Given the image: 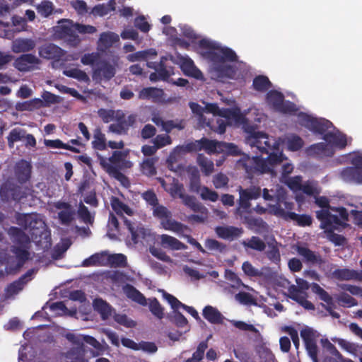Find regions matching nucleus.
I'll use <instances>...</instances> for the list:
<instances>
[{
    "instance_id": "5",
    "label": "nucleus",
    "mask_w": 362,
    "mask_h": 362,
    "mask_svg": "<svg viewBox=\"0 0 362 362\" xmlns=\"http://www.w3.org/2000/svg\"><path fill=\"white\" fill-rule=\"evenodd\" d=\"M316 218L320 221V228L323 229L329 241L335 245H343L346 238L334 233L335 230L345 228L347 224L341 221L337 215H334L328 210H318L315 212Z\"/></svg>"
},
{
    "instance_id": "9",
    "label": "nucleus",
    "mask_w": 362,
    "mask_h": 362,
    "mask_svg": "<svg viewBox=\"0 0 362 362\" xmlns=\"http://www.w3.org/2000/svg\"><path fill=\"white\" fill-rule=\"evenodd\" d=\"M239 199L238 200V207L236 214L242 215L243 213L249 212L251 206V200L257 199L261 197L262 189L259 186L250 185L247 188L238 187Z\"/></svg>"
},
{
    "instance_id": "29",
    "label": "nucleus",
    "mask_w": 362,
    "mask_h": 362,
    "mask_svg": "<svg viewBox=\"0 0 362 362\" xmlns=\"http://www.w3.org/2000/svg\"><path fill=\"white\" fill-rule=\"evenodd\" d=\"M122 290L125 296L131 300L142 306H146L147 305V300L144 295L132 284H125L123 286Z\"/></svg>"
},
{
    "instance_id": "20",
    "label": "nucleus",
    "mask_w": 362,
    "mask_h": 362,
    "mask_svg": "<svg viewBox=\"0 0 362 362\" xmlns=\"http://www.w3.org/2000/svg\"><path fill=\"white\" fill-rule=\"evenodd\" d=\"M296 252L307 264L321 265L325 262L318 252L311 250L307 246L297 245Z\"/></svg>"
},
{
    "instance_id": "14",
    "label": "nucleus",
    "mask_w": 362,
    "mask_h": 362,
    "mask_svg": "<svg viewBox=\"0 0 362 362\" xmlns=\"http://www.w3.org/2000/svg\"><path fill=\"white\" fill-rule=\"evenodd\" d=\"M0 197L3 201L6 202L10 199L20 201L25 197V193L22 191L21 186L8 179L0 187Z\"/></svg>"
},
{
    "instance_id": "24",
    "label": "nucleus",
    "mask_w": 362,
    "mask_h": 362,
    "mask_svg": "<svg viewBox=\"0 0 362 362\" xmlns=\"http://www.w3.org/2000/svg\"><path fill=\"white\" fill-rule=\"evenodd\" d=\"M164 91L163 89L156 87H147L142 88L138 95L139 100H151L153 103H160L163 100Z\"/></svg>"
},
{
    "instance_id": "18",
    "label": "nucleus",
    "mask_w": 362,
    "mask_h": 362,
    "mask_svg": "<svg viewBox=\"0 0 362 362\" xmlns=\"http://www.w3.org/2000/svg\"><path fill=\"white\" fill-rule=\"evenodd\" d=\"M40 62V59L34 54H23L15 60L14 64L18 71L26 72L37 69Z\"/></svg>"
},
{
    "instance_id": "7",
    "label": "nucleus",
    "mask_w": 362,
    "mask_h": 362,
    "mask_svg": "<svg viewBox=\"0 0 362 362\" xmlns=\"http://www.w3.org/2000/svg\"><path fill=\"white\" fill-rule=\"evenodd\" d=\"M17 222L18 225L29 230L32 239L35 241H40L42 236L46 235V224L37 214H19Z\"/></svg>"
},
{
    "instance_id": "37",
    "label": "nucleus",
    "mask_w": 362,
    "mask_h": 362,
    "mask_svg": "<svg viewBox=\"0 0 362 362\" xmlns=\"http://www.w3.org/2000/svg\"><path fill=\"white\" fill-rule=\"evenodd\" d=\"M334 276L340 281L362 280V274L356 270L349 269H337L333 272Z\"/></svg>"
},
{
    "instance_id": "53",
    "label": "nucleus",
    "mask_w": 362,
    "mask_h": 362,
    "mask_svg": "<svg viewBox=\"0 0 362 362\" xmlns=\"http://www.w3.org/2000/svg\"><path fill=\"white\" fill-rule=\"evenodd\" d=\"M171 321L179 328H185L184 332L189 330L187 318L177 310H174Z\"/></svg>"
},
{
    "instance_id": "45",
    "label": "nucleus",
    "mask_w": 362,
    "mask_h": 362,
    "mask_svg": "<svg viewBox=\"0 0 362 362\" xmlns=\"http://www.w3.org/2000/svg\"><path fill=\"white\" fill-rule=\"evenodd\" d=\"M43 105V100L40 98L18 103L16 105V109L18 111H32L41 107Z\"/></svg>"
},
{
    "instance_id": "49",
    "label": "nucleus",
    "mask_w": 362,
    "mask_h": 362,
    "mask_svg": "<svg viewBox=\"0 0 362 362\" xmlns=\"http://www.w3.org/2000/svg\"><path fill=\"white\" fill-rule=\"evenodd\" d=\"M107 265L114 267H124L127 264V257L123 254H107Z\"/></svg>"
},
{
    "instance_id": "46",
    "label": "nucleus",
    "mask_w": 362,
    "mask_h": 362,
    "mask_svg": "<svg viewBox=\"0 0 362 362\" xmlns=\"http://www.w3.org/2000/svg\"><path fill=\"white\" fill-rule=\"evenodd\" d=\"M252 86L257 91L264 93L272 87V83L267 76L259 75L253 79Z\"/></svg>"
},
{
    "instance_id": "55",
    "label": "nucleus",
    "mask_w": 362,
    "mask_h": 362,
    "mask_svg": "<svg viewBox=\"0 0 362 362\" xmlns=\"http://www.w3.org/2000/svg\"><path fill=\"white\" fill-rule=\"evenodd\" d=\"M141 169L142 173L147 176L155 175L157 173L155 167V159L154 158H146L145 159L141 165Z\"/></svg>"
},
{
    "instance_id": "17",
    "label": "nucleus",
    "mask_w": 362,
    "mask_h": 362,
    "mask_svg": "<svg viewBox=\"0 0 362 362\" xmlns=\"http://www.w3.org/2000/svg\"><path fill=\"white\" fill-rule=\"evenodd\" d=\"M136 121V115L132 114L125 118L124 115L122 113V116H118L117 122L111 124L108 129L112 133L119 135H126L131 127H132Z\"/></svg>"
},
{
    "instance_id": "41",
    "label": "nucleus",
    "mask_w": 362,
    "mask_h": 362,
    "mask_svg": "<svg viewBox=\"0 0 362 362\" xmlns=\"http://www.w3.org/2000/svg\"><path fill=\"white\" fill-rule=\"evenodd\" d=\"M226 144V142L209 140L205 138V151L208 153H225L227 147H229Z\"/></svg>"
},
{
    "instance_id": "62",
    "label": "nucleus",
    "mask_w": 362,
    "mask_h": 362,
    "mask_svg": "<svg viewBox=\"0 0 362 362\" xmlns=\"http://www.w3.org/2000/svg\"><path fill=\"white\" fill-rule=\"evenodd\" d=\"M153 143L159 149L171 144L172 139L168 134H158L153 139Z\"/></svg>"
},
{
    "instance_id": "54",
    "label": "nucleus",
    "mask_w": 362,
    "mask_h": 362,
    "mask_svg": "<svg viewBox=\"0 0 362 362\" xmlns=\"http://www.w3.org/2000/svg\"><path fill=\"white\" fill-rule=\"evenodd\" d=\"M242 269L245 275L252 278H261L264 276V273L262 271L259 270L252 266V264L248 262H244L242 265Z\"/></svg>"
},
{
    "instance_id": "50",
    "label": "nucleus",
    "mask_w": 362,
    "mask_h": 362,
    "mask_svg": "<svg viewBox=\"0 0 362 362\" xmlns=\"http://www.w3.org/2000/svg\"><path fill=\"white\" fill-rule=\"evenodd\" d=\"M63 74L68 77L77 79L79 81L87 83L90 81L89 76L84 71L77 68L64 70Z\"/></svg>"
},
{
    "instance_id": "28",
    "label": "nucleus",
    "mask_w": 362,
    "mask_h": 362,
    "mask_svg": "<svg viewBox=\"0 0 362 362\" xmlns=\"http://www.w3.org/2000/svg\"><path fill=\"white\" fill-rule=\"evenodd\" d=\"M180 69L186 76L195 78H202V71L195 66L194 62L188 57H180Z\"/></svg>"
},
{
    "instance_id": "58",
    "label": "nucleus",
    "mask_w": 362,
    "mask_h": 362,
    "mask_svg": "<svg viewBox=\"0 0 362 362\" xmlns=\"http://www.w3.org/2000/svg\"><path fill=\"white\" fill-rule=\"evenodd\" d=\"M25 284L20 280H16L9 284L5 289L6 294L8 297L17 294L19 291L23 290Z\"/></svg>"
},
{
    "instance_id": "36",
    "label": "nucleus",
    "mask_w": 362,
    "mask_h": 362,
    "mask_svg": "<svg viewBox=\"0 0 362 362\" xmlns=\"http://www.w3.org/2000/svg\"><path fill=\"white\" fill-rule=\"evenodd\" d=\"M35 47V42L32 39L18 38L12 43V50L15 53L30 52Z\"/></svg>"
},
{
    "instance_id": "47",
    "label": "nucleus",
    "mask_w": 362,
    "mask_h": 362,
    "mask_svg": "<svg viewBox=\"0 0 362 362\" xmlns=\"http://www.w3.org/2000/svg\"><path fill=\"white\" fill-rule=\"evenodd\" d=\"M242 245L245 248H250L259 252H262L266 248L265 243L257 236H252L247 241H243Z\"/></svg>"
},
{
    "instance_id": "19",
    "label": "nucleus",
    "mask_w": 362,
    "mask_h": 362,
    "mask_svg": "<svg viewBox=\"0 0 362 362\" xmlns=\"http://www.w3.org/2000/svg\"><path fill=\"white\" fill-rule=\"evenodd\" d=\"M288 296L289 298L297 302L300 305L308 310H314L315 305L307 300V294L300 291L296 285H291L288 288Z\"/></svg>"
},
{
    "instance_id": "12",
    "label": "nucleus",
    "mask_w": 362,
    "mask_h": 362,
    "mask_svg": "<svg viewBox=\"0 0 362 362\" xmlns=\"http://www.w3.org/2000/svg\"><path fill=\"white\" fill-rule=\"evenodd\" d=\"M300 124L315 134L325 136L332 128L333 124L324 118H315L307 114L300 116Z\"/></svg>"
},
{
    "instance_id": "1",
    "label": "nucleus",
    "mask_w": 362,
    "mask_h": 362,
    "mask_svg": "<svg viewBox=\"0 0 362 362\" xmlns=\"http://www.w3.org/2000/svg\"><path fill=\"white\" fill-rule=\"evenodd\" d=\"M247 143L252 148H256L261 154H267L266 159L260 156L243 157L241 163L247 177L252 179L255 175L270 173L276 175L275 168L280 165L287 158L279 151V144L273 137L262 132H250Z\"/></svg>"
},
{
    "instance_id": "13",
    "label": "nucleus",
    "mask_w": 362,
    "mask_h": 362,
    "mask_svg": "<svg viewBox=\"0 0 362 362\" xmlns=\"http://www.w3.org/2000/svg\"><path fill=\"white\" fill-rule=\"evenodd\" d=\"M300 336L303 341L307 354L311 358L312 361L319 362V349L317 344V340L319 335L317 332L313 328L306 327L300 331Z\"/></svg>"
},
{
    "instance_id": "4",
    "label": "nucleus",
    "mask_w": 362,
    "mask_h": 362,
    "mask_svg": "<svg viewBox=\"0 0 362 362\" xmlns=\"http://www.w3.org/2000/svg\"><path fill=\"white\" fill-rule=\"evenodd\" d=\"M153 214L160 221V225L165 230L173 231L179 236L187 238L189 243L195 245L201 252H204L202 245L190 236L189 227L173 219L171 212L165 206L159 204L155 206Z\"/></svg>"
},
{
    "instance_id": "38",
    "label": "nucleus",
    "mask_w": 362,
    "mask_h": 362,
    "mask_svg": "<svg viewBox=\"0 0 362 362\" xmlns=\"http://www.w3.org/2000/svg\"><path fill=\"white\" fill-rule=\"evenodd\" d=\"M322 139L328 144L340 149L344 148L347 144L346 135L341 134L329 132L322 136Z\"/></svg>"
},
{
    "instance_id": "40",
    "label": "nucleus",
    "mask_w": 362,
    "mask_h": 362,
    "mask_svg": "<svg viewBox=\"0 0 362 362\" xmlns=\"http://www.w3.org/2000/svg\"><path fill=\"white\" fill-rule=\"evenodd\" d=\"M84 346L71 348L67 351L66 357L70 362H88L86 358Z\"/></svg>"
},
{
    "instance_id": "6",
    "label": "nucleus",
    "mask_w": 362,
    "mask_h": 362,
    "mask_svg": "<svg viewBox=\"0 0 362 362\" xmlns=\"http://www.w3.org/2000/svg\"><path fill=\"white\" fill-rule=\"evenodd\" d=\"M110 204L115 212L123 220L124 225L131 233L132 240L134 243H138L141 238H144L146 234L145 229L142 227L135 226L123 215V213L129 216L132 215L133 214L132 209L116 197H111Z\"/></svg>"
},
{
    "instance_id": "8",
    "label": "nucleus",
    "mask_w": 362,
    "mask_h": 362,
    "mask_svg": "<svg viewBox=\"0 0 362 362\" xmlns=\"http://www.w3.org/2000/svg\"><path fill=\"white\" fill-rule=\"evenodd\" d=\"M23 246L13 245L11 252L14 256L6 255L4 258L6 270L8 274H15L20 270L25 262L30 258V252Z\"/></svg>"
},
{
    "instance_id": "11",
    "label": "nucleus",
    "mask_w": 362,
    "mask_h": 362,
    "mask_svg": "<svg viewBox=\"0 0 362 362\" xmlns=\"http://www.w3.org/2000/svg\"><path fill=\"white\" fill-rule=\"evenodd\" d=\"M352 167H346L340 172V177L346 182L362 185V156L351 158Z\"/></svg>"
},
{
    "instance_id": "56",
    "label": "nucleus",
    "mask_w": 362,
    "mask_h": 362,
    "mask_svg": "<svg viewBox=\"0 0 362 362\" xmlns=\"http://www.w3.org/2000/svg\"><path fill=\"white\" fill-rule=\"evenodd\" d=\"M189 106L193 115L197 117L199 128L204 127V107L194 102H189Z\"/></svg>"
},
{
    "instance_id": "27",
    "label": "nucleus",
    "mask_w": 362,
    "mask_h": 362,
    "mask_svg": "<svg viewBox=\"0 0 362 362\" xmlns=\"http://www.w3.org/2000/svg\"><path fill=\"white\" fill-rule=\"evenodd\" d=\"M187 173L189 179V188L192 192L199 193L204 199V189L201 190L200 174L198 168L195 166H188Z\"/></svg>"
},
{
    "instance_id": "59",
    "label": "nucleus",
    "mask_w": 362,
    "mask_h": 362,
    "mask_svg": "<svg viewBox=\"0 0 362 362\" xmlns=\"http://www.w3.org/2000/svg\"><path fill=\"white\" fill-rule=\"evenodd\" d=\"M303 140L297 135H292L287 141L288 148L292 151L300 150L303 146Z\"/></svg>"
},
{
    "instance_id": "21",
    "label": "nucleus",
    "mask_w": 362,
    "mask_h": 362,
    "mask_svg": "<svg viewBox=\"0 0 362 362\" xmlns=\"http://www.w3.org/2000/svg\"><path fill=\"white\" fill-rule=\"evenodd\" d=\"M215 231L220 238L228 241L240 238L244 233L243 228L233 226H217Z\"/></svg>"
},
{
    "instance_id": "57",
    "label": "nucleus",
    "mask_w": 362,
    "mask_h": 362,
    "mask_svg": "<svg viewBox=\"0 0 362 362\" xmlns=\"http://www.w3.org/2000/svg\"><path fill=\"white\" fill-rule=\"evenodd\" d=\"M75 211L74 209L62 210L58 213V218L62 224L69 226L74 219Z\"/></svg>"
},
{
    "instance_id": "64",
    "label": "nucleus",
    "mask_w": 362,
    "mask_h": 362,
    "mask_svg": "<svg viewBox=\"0 0 362 362\" xmlns=\"http://www.w3.org/2000/svg\"><path fill=\"white\" fill-rule=\"evenodd\" d=\"M114 320L118 324L128 328L134 327L136 325V322L130 320L125 314H115Z\"/></svg>"
},
{
    "instance_id": "10",
    "label": "nucleus",
    "mask_w": 362,
    "mask_h": 362,
    "mask_svg": "<svg viewBox=\"0 0 362 362\" xmlns=\"http://www.w3.org/2000/svg\"><path fill=\"white\" fill-rule=\"evenodd\" d=\"M267 103L274 110L281 113H294L297 111L295 103L289 100H284V95L281 92L272 90L266 95Z\"/></svg>"
},
{
    "instance_id": "31",
    "label": "nucleus",
    "mask_w": 362,
    "mask_h": 362,
    "mask_svg": "<svg viewBox=\"0 0 362 362\" xmlns=\"http://www.w3.org/2000/svg\"><path fill=\"white\" fill-rule=\"evenodd\" d=\"M245 222L256 233L262 234L269 231L268 224L260 217L245 216Z\"/></svg>"
},
{
    "instance_id": "32",
    "label": "nucleus",
    "mask_w": 362,
    "mask_h": 362,
    "mask_svg": "<svg viewBox=\"0 0 362 362\" xmlns=\"http://www.w3.org/2000/svg\"><path fill=\"white\" fill-rule=\"evenodd\" d=\"M58 34L62 38L67 40L71 45H77L80 40L78 35L76 33V30L69 25H62L57 27Z\"/></svg>"
},
{
    "instance_id": "52",
    "label": "nucleus",
    "mask_w": 362,
    "mask_h": 362,
    "mask_svg": "<svg viewBox=\"0 0 362 362\" xmlns=\"http://www.w3.org/2000/svg\"><path fill=\"white\" fill-rule=\"evenodd\" d=\"M149 310L151 313L158 319L164 317V309L156 298L149 299Z\"/></svg>"
},
{
    "instance_id": "23",
    "label": "nucleus",
    "mask_w": 362,
    "mask_h": 362,
    "mask_svg": "<svg viewBox=\"0 0 362 362\" xmlns=\"http://www.w3.org/2000/svg\"><path fill=\"white\" fill-rule=\"evenodd\" d=\"M32 166L30 163L25 160L18 161L14 168V174L16 180L20 184L25 183L31 176Z\"/></svg>"
},
{
    "instance_id": "44",
    "label": "nucleus",
    "mask_w": 362,
    "mask_h": 362,
    "mask_svg": "<svg viewBox=\"0 0 362 362\" xmlns=\"http://www.w3.org/2000/svg\"><path fill=\"white\" fill-rule=\"evenodd\" d=\"M95 310L101 315L103 320L107 319L112 314L111 306L101 298H96L93 301Z\"/></svg>"
},
{
    "instance_id": "51",
    "label": "nucleus",
    "mask_w": 362,
    "mask_h": 362,
    "mask_svg": "<svg viewBox=\"0 0 362 362\" xmlns=\"http://www.w3.org/2000/svg\"><path fill=\"white\" fill-rule=\"evenodd\" d=\"M25 134V130L20 128L13 129L7 136L8 145L10 148H13L14 143L22 140Z\"/></svg>"
},
{
    "instance_id": "39",
    "label": "nucleus",
    "mask_w": 362,
    "mask_h": 362,
    "mask_svg": "<svg viewBox=\"0 0 362 362\" xmlns=\"http://www.w3.org/2000/svg\"><path fill=\"white\" fill-rule=\"evenodd\" d=\"M205 319L214 325H222L225 319L221 313L211 305L205 306Z\"/></svg>"
},
{
    "instance_id": "15",
    "label": "nucleus",
    "mask_w": 362,
    "mask_h": 362,
    "mask_svg": "<svg viewBox=\"0 0 362 362\" xmlns=\"http://www.w3.org/2000/svg\"><path fill=\"white\" fill-rule=\"evenodd\" d=\"M116 74L115 66L106 60H101L97 63V66L93 69L92 78L96 82L103 80L110 81Z\"/></svg>"
},
{
    "instance_id": "63",
    "label": "nucleus",
    "mask_w": 362,
    "mask_h": 362,
    "mask_svg": "<svg viewBox=\"0 0 362 362\" xmlns=\"http://www.w3.org/2000/svg\"><path fill=\"white\" fill-rule=\"evenodd\" d=\"M230 322L235 328L242 331H249L254 333H259L258 329L251 324H247L243 321L230 320Z\"/></svg>"
},
{
    "instance_id": "22",
    "label": "nucleus",
    "mask_w": 362,
    "mask_h": 362,
    "mask_svg": "<svg viewBox=\"0 0 362 362\" xmlns=\"http://www.w3.org/2000/svg\"><path fill=\"white\" fill-rule=\"evenodd\" d=\"M99 159L100 165L109 175H112L119 181L123 186L127 187L129 186L130 183L128 177L121 173L117 166L111 165L106 160V158L102 156H99Z\"/></svg>"
},
{
    "instance_id": "33",
    "label": "nucleus",
    "mask_w": 362,
    "mask_h": 362,
    "mask_svg": "<svg viewBox=\"0 0 362 362\" xmlns=\"http://www.w3.org/2000/svg\"><path fill=\"white\" fill-rule=\"evenodd\" d=\"M8 234L13 242L19 246L26 247L30 243V238L27 234L21 228L11 226L8 230Z\"/></svg>"
},
{
    "instance_id": "60",
    "label": "nucleus",
    "mask_w": 362,
    "mask_h": 362,
    "mask_svg": "<svg viewBox=\"0 0 362 362\" xmlns=\"http://www.w3.org/2000/svg\"><path fill=\"white\" fill-rule=\"evenodd\" d=\"M78 217L86 223H92L94 218L91 216L88 209L83 204L80 203L78 209Z\"/></svg>"
},
{
    "instance_id": "2",
    "label": "nucleus",
    "mask_w": 362,
    "mask_h": 362,
    "mask_svg": "<svg viewBox=\"0 0 362 362\" xmlns=\"http://www.w3.org/2000/svg\"><path fill=\"white\" fill-rule=\"evenodd\" d=\"M205 58L209 61L208 72L211 79L224 83L239 78L238 67L230 64L238 60L232 49L205 38Z\"/></svg>"
},
{
    "instance_id": "35",
    "label": "nucleus",
    "mask_w": 362,
    "mask_h": 362,
    "mask_svg": "<svg viewBox=\"0 0 362 362\" xmlns=\"http://www.w3.org/2000/svg\"><path fill=\"white\" fill-rule=\"evenodd\" d=\"M167 58L162 57L160 60V66L155 72L151 73L149 79L152 82H156L158 81H167L170 76V71L167 69L165 66V61Z\"/></svg>"
},
{
    "instance_id": "3",
    "label": "nucleus",
    "mask_w": 362,
    "mask_h": 362,
    "mask_svg": "<svg viewBox=\"0 0 362 362\" xmlns=\"http://www.w3.org/2000/svg\"><path fill=\"white\" fill-rule=\"evenodd\" d=\"M294 207V204L287 201L285 194H278L275 199V204H268L269 213L285 220L291 219L296 222L300 227L312 225L313 218L308 214H298L291 211Z\"/></svg>"
},
{
    "instance_id": "43",
    "label": "nucleus",
    "mask_w": 362,
    "mask_h": 362,
    "mask_svg": "<svg viewBox=\"0 0 362 362\" xmlns=\"http://www.w3.org/2000/svg\"><path fill=\"white\" fill-rule=\"evenodd\" d=\"M92 146L94 149L98 151H104L107 148L105 135L99 127L95 129L93 132Z\"/></svg>"
},
{
    "instance_id": "34",
    "label": "nucleus",
    "mask_w": 362,
    "mask_h": 362,
    "mask_svg": "<svg viewBox=\"0 0 362 362\" xmlns=\"http://www.w3.org/2000/svg\"><path fill=\"white\" fill-rule=\"evenodd\" d=\"M160 245L164 248H169L173 250H185L187 246L177 238L167 234L160 235Z\"/></svg>"
},
{
    "instance_id": "61",
    "label": "nucleus",
    "mask_w": 362,
    "mask_h": 362,
    "mask_svg": "<svg viewBox=\"0 0 362 362\" xmlns=\"http://www.w3.org/2000/svg\"><path fill=\"white\" fill-rule=\"evenodd\" d=\"M338 302L343 307H353L358 305L357 300L347 293H342L337 297Z\"/></svg>"
},
{
    "instance_id": "42",
    "label": "nucleus",
    "mask_w": 362,
    "mask_h": 362,
    "mask_svg": "<svg viewBox=\"0 0 362 362\" xmlns=\"http://www.w3.org/2000/svg\"><path fill=\"white\" fill-rule=\"evenodd\" d=\"M107 252H103L95 253L88 258L85 259L82 262L83 267L105 266L107 265Z\"/></svg>"
},
{
    "instance_id": "30",
    "label": "nucleus",
    "mask_w": 362,
    "mask_h": 362,
    "mask_svg": "<svg viewBox=\"0 0 362 362\" xmlns=\"http://www.w3.org/2000/svg\"><path fill=\"white\" fill-rule=\"evenodd\" d=\"M40 57L47 59H58L62 55V49L52 43L45 45L39 48L38 51Z\"/></svg>"
},
{
    "instance_id": "48",
    "label": "nucleus",
    "mask_w": 362,
    "mask_h": 362,
    "mask_svg": "<svg viewBox=\"0 0 362 362\" xmlns=\"http://www.w3.org/2000/svg\"><path fill=\"white\" fill-rule=\"evenodd\" d=\"M45 145L49 148H64L69 150L71 152L78 153L81 152L80 149L69 145V144H65L62 142L60 139H54V140H49V139H45Z\"/></svg>"
},
{
    "instance_id": "16",
    "label": "nucleus",
    "mask_w": 362,
    "mask_h": 362,
    "mask_svg": "<svg viewBox=\"0 0 362 362\" xmlns=\"http://www.w3.org/2000/svg\"><path fill=\"white\" fill-rule=\"evenodd\" d=\"M311 290L321 300L326 303H321V305L328 312L329 315L333 318L339 319L340 317L339 313L333 310L335 308L333 298L317 283L312 284Z\"/></svg>"
},
{
    "instance_id": "26",
    "label": "nucleus",
    "mask_w": 362,
    "mask_h": 362,
    "mask_svg": "<svg viewBox=\"0 0 362 362\" xmlns=\"http://www.w3.org/2000/svg\"><path fill=\"white\" fill-rule=\"evenodd\" d=\"M163 297L165 300H166L168 302V303L170 305L171 308L173 310H178L179 308H182L184 310H185L188 313H189L196 320H200L197 311L193 307L183 304L174 296L164 291H163Z\"/></svg>"
},
{
    "instance_id": "25",
    "label": "nucleus",
    "mask_w": 362,
    "mask_h": 362,
    "mask_svg": "<svg viewBox=\"0 0 362 362\" xmlns=\"http://www.w3.org/2000/svg\"><path fill=\"white\" fill-rule=\"evenodd\" d=\"M204 149V137L199 140L188 141L182 145L177 146L174 149V153L178 156L186 153H196Z\"/></svg>"
}]
</instances>
